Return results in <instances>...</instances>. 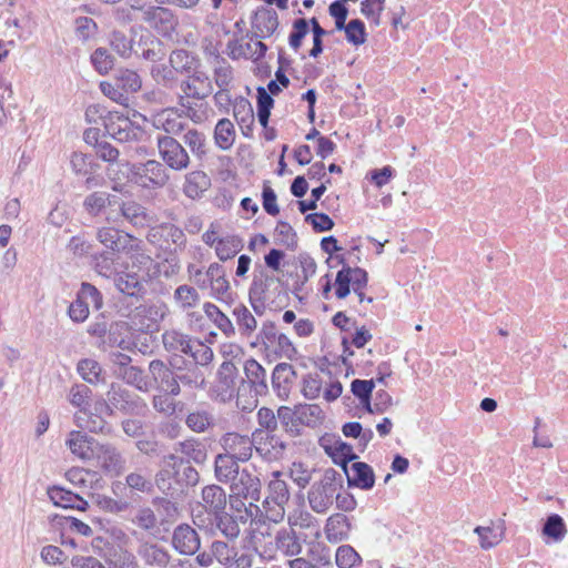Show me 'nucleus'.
<instances>
[{
  "label": "nucleus",
  "mask_w": 568,
  "mask_h": 568,
  "mask_svg": "<svg viewBox=\"0 0 568 568\" xmlns=\"http://www.w3.org/2000/svg\"><path fill=\"white\" fill-rule=\"evenodd\" d=\"M202 500L209 513H221L226 506L225 490L219 485H207L202 489Z\"/></svg>",
  "instance_id": "nucleus-37"
},
{
  "label": "nucleus",
  "mask_w": 568,
  "mask_h": 568,
  "mask_svg": "<svg viewBox=\"0 0 568 568\" xmlns=\"http://www.w3.org/2000/svg\"><path fill=\"white\" fill-rule=\"evenodd\" d=\"M94 456L100 462L103 470L108 474L119 476L125 470L126 460L121 452L112 444L97 445Z\"/></svg>",
  "instance_id": "nucleus-17"
},
{
  "label": "nucleus",
  "mask_w": 568,
  "mask_h": 568,
  "mask_svg": "<svg viewBox=\"0 0 568 568\" xmlns=\"http://www.w3.org/2000/svg\"><path fill=\"white\" fill-rule=\"evenodd\" d=\"M351 529V521L344 514H333L326 520L325 534L329 541H341L347 539Z\"/></svg>",
  "instance_id": "nucleus-32"
},
{
  "label": "nucleus",
  "mask_w": 568,
  "mask_h": 568,
  "mask_svg": "<svg viewBox=\"0 0 568 568\" xmlns=\"http://www.w3.org/2000/svg\"><path fill=\"white\" fill-rule=\"evenodd\" d=\"M278 27V17L273 9H261L255 12L252 20L254 37L266 38L274 33Z\"/></svg>",
  "instance_id": "nucleus-29"
},
{
  "label": "nucleus",
  "mask_w": 568,
  "mask_h": 568,
  "mask_svg": "<svg viewBox=\"0 0 568 568\" xmlns=\"http://www.w3.org/2000/svg\"><path fill=\"white\" fill-rule=\"evenodd\" d=\"M219 531L229 540H235L240 535V525L234 516L222 510L214 515Z\"/></svg>",
  "instance_id": "nucleus-48"
},
{
  "label": "nucleus",
  "mask_w": 568,
  "mask_h": 568,
  "mask_svg": "<svg viewBox=\"0 0 568 568\" xmlns=\"http://www.w3.org/2000/svg\"><path fill=\"white\" fill-rule=\"evenodd\" d=\"M169 63L176 74L187 75L201 68V59L192 51L185 49H175L169 55Z\"/></svg>",
  "instance_id": "nucleus-28"
},
{
  "label": "nucleus",
  "mask_w": 568,
  "mask_h": 568,
  "mask_svg": "<svg viewBox=\"0 0 568 568\" xmlns=\"http://www.w3.org/2000/svg\"><path fill=\"white\" fill-rule=\"evenodd\" d=\"M199 481L200 474L196 468L176 454L163 457L162 466L154 477L158 489L172 499L185 497L190 488L195 487Z\"/></svg>",
  "instance_id": "nucleus-1"
},
{
  "label": "nucleus",
  "mask_w": 568,
  "mask_h": 568,
  "mask_svg": "<svg viewBox=\"0 0 568 568\" xmlns=\"http://www.w3.org/2000/svg\"><path fill=\"white\" fill-rule=\"evenodd\" d=\"M266 51L267 45L262 41L246 42L239 44V47L232 51V55L233 58L244 57L256 61L262 59Z\"/></svg>",
  "instance_id": "nucleus-63"
},
{
  "label": "nucleus",
  "mask_w": 568,
  "mask_h": 568,
  "mask_svg": "<svg viewBox=\"0 0 568 568\" xmlns=\"http://www.w3.org/2000/svg\"><path fill=\"white\" fill-rule=\"evenodd\" d=\"M114 81L125 93H134L138 92L142 87V80L140 75L129 69H120L118 70Z\"/></svg>",
  "instance_id": "nucleus-60"
},
{
  "label": "nucleus",
  "mask_w": 568,
  "mask_h": 568,
  "mask_svg": "<svg viewBox=\"0 0 568 568\" xmlns=\"http://www.w3.org/2000/svg\"><path fill=\"white\" fill-rule=\"evenodd\" d=\"M275 283V278L272 275H268L265 270L261 268L258 272L254 273V277L250 287L248 296L250 297H264V300L268 301V288L272 284Z\"/></svg>",
  "instance_id": "nucleus-56"
},
{
  "label": "nucleus",
  "mask_w": 568,
  "mask_h": 568,
  "mask_svg": "<svg viewBox=\"0 0 568 568\" xmlns=\"http://www.w3.org/2000/svg\"><path fill=\"white\" fill-rule=\"evenodd\" d=\"M190 349L191 351L186 352V355L192 358L189 363H194L197 365V368L207 367L214 358L212 348L199 339H193L190 345Z\"/></svg>",
  "instance_id": "nucleus-50"
},
{
  "label": "nucleus",
  "mask_w": 568,
  "mask_h": 568,
  "mask_svg": "<svg viewBox=\"0 0 568 568\" xmlns=\"http://www.w3.org/2000/svg\"><path fill=\"white\" fill-rule=\"evenodd\" d=\"M243 247L242 240L237 236L220 239L215 245V253L221 261L234 257Z\"/></svg>",
  "instance_id": "nucleus-58"
},
{
  "label": "nucleus",
  "mask_w": 568,
  "mask_h": 568,
  "mask_svg": "<svg viewBox=\"0 0 568 568\" xmlns=\"http://www.w3.org/2000/svg\"><path fill=\"white\" fill-rule=\"evenodd\" d=\"M296 377L294 367L288 363H280L274 367L271 383L281 399L288 398Z\"/></svg>",
  "instance_id": "nucleus-21"
},
{
  "label": "nucleus",
  "mask_w": 568,
  "mask_h": 568,
  "mask_svg": "<svg viewBox=\"0 0 568 568\" xmlns=\"http://www.w3.org/2000/svg\"><path fill=\"white\" fill-rule=\"evenodd\" d=\"M219 445L224 454L242 463H246L252 458L254 445L247 435L227 432L220 437Z\"/></svg>",
  "instance_id": "nucleus-11"
},
{
  "label": "nucleus",
  "mask_w": 568,
  "mask_h": 568,
  "mask_svg": "<svg viewBox=\"0 0 568 568\" xmlns=\"http://www.w3.org/2000/svg\"><path fill=\"white\" fill-rule=\"evenodd\" d=\"M152 79L165 89H173L178 84V74L171 63H155L150 69Z\"/></svg>",
  "instance_id": "nucleus-46"
},
{
  "label": "nucleus",
  "mask_w": 568,
  "mask_h": 568,
  "mask_svg": "<svg viewBox=\"0 0 568 568\" xmlns=\"http://www.w3.org/2000/svg\"><path fill=\"white\" fill-rule=\"evenodd\" d=\"M110 44L112 49L122 58H130L132 53H139L133 38L126 37L121 31L111 33Z\"/></svg>",
  "instance_id": "nucleus-55"
},
{
  "label": "nucleus",
  "mask_w": 568,
  "mask_h": 568,
  "mask_svg": "<svg viewBox=\"0 0 568 568\" xmlns=\"http://www.w3.org/2000/svg\"><path fill=\"white\" fill-rule=\"evenodd\" d=\"M114 373L119 378L135 387L138 390H149V384L145 379L143 371L140 367L130 365L123 371H114Z\"/></svg>",
  "instance_id": "nucleus-54"
},
{
  "label": "nucleus",
  "mask_w": 568,
  "mask_h": 568,
  "mask_svg": "<svg viewBox=\"0 0 568 568\" xmlns=\"http://www.w3.org/2000/svg\"><path fill=\"white\" fill-rule=\"evenodd\" d=\"M149 372L163 392H168L172 396L181 394L182 389L175 377V369L170 365V362L165 364L161 359H153L149 363Z\"/></svg>",
  "instance_id": "nucleus-15"
},
{
  "label": "nucleus",
  "mask_w": 568,
  "mask_h": 568,
  "mask_svg": "<svg viewBox=\"0 0 568 568\" xmlns=\"http://www.w3.org/2000/svg\"><path fill=\"white\" fill-rule=\"evenodd\" d=\"M349 487H357L364 490L373 488L375 475L373 468L363 462H355L343 469Z\"/></svg>",
  "instance_id": "nucleus-22"
},
{
  "label": "nucleus",
  "mask_w": 568,
  "mask_h": 568,
  "mask_svg": "<svg viewBox=\"0 0 568 568\" xmlns=\"http://www.w3.org/2000/svg\"><path fill=\"white\" fill-rule=\"evenodd\" d=\"M278 476V473H276ZM290 490L286 481L275 477L268 484V495L264 499V504H275L278 506H286L290 500Z\"/></svg>",
  "instance_id": "nucleus-45"
},
{
  "label": "nucleus",
  "mask_w": 568,
  "mask_h": 568,
  "mask_svg": "<svg viewBox=\"0 0 568 568\" xmlns=\"http://www.w3.org/2000/svg\"><path fill=\"white\" fill-rule=\"evenodd\" d=\"M156 148L162 163L173 171H184L191 164L186 148L178 139L170 135H158Z\"/></svg>",
  "instance_id": "nucleus-7"
},
{
  "label": "nucleus",
  "mask_w": 568,
  "mask_h": 568,
  "mask_svg": "<svg viewBox=\"0 0 568 568\" xmlns=\"http://www.w3.org/2000/svg\"><path fill=\"white\" fill-rule=\"evenodd\" d=\"M128 247L131 248H126L123 253L129 255L133 266H138L140 271H146L149 273L151 267L154 265V261L146 253L142 241L133 237V242H131Z\"/></svg>",
  "instance_id": "nucleus-41"
},
{
  "label": "nucleus",
  "mask_w": 568,
  "mask_h": 568,
  "mask_svg": "<svg viewBox=\"0 0 568 568\" xmlns=\"http://www.w3.org/2000/svg\"><path fill=\"white\" fill-rule=\"evenodd\" d=\"M121 165L130 166L131 181L143 189H161L170 181L168 168L156 160H148L144 163L132 165L124 162Z\"/></svg>",
  "instance_id": "nucleus-6"
},
{
  "label": "nucleus",
  "mask_w": 568,
  "mask_h": 568,
  "mask_svg": "<svg viewBox=\"0 0 568 568\" xmlns=\"http://www.w3.org/2000/svg\"><path fill=\"white\" fill-rule=\"evenodd\" d=\"M104 129L112 139L121 143L138 141L142 134L140 128L134 126L129 118L112 112L104 119Z\"/></svg>",
  "instance_id": "nucleus-12"
},
{
  "label": "nucleus",
  "mask_w": 568,
  "mask_h": 568,
  "mask_svg": "<svg viewBox=\"0 0 568 568\" xmlns=\"http://www.w3.org/2000/svg\"><path fill=\"white\" fill-rule=\"evenodd\" d=\"M77 369H78L79 374L81 375V377L85 382H88L92 385H97L99 383L105 382V378L102 376V367L94 359H91V358L81 359L78 363Z\"/></svg>",
  "instance_id": "nucleus-51"
},
{
  "label": "nucleus",
  "mask_w": 568,
  "mask_h": 568,
  "mask_svg": "<svg viewBox=\"0 0 568 568\" xmlns=\"http://www.w3.org/2000/svg\"><path fill=\"white\" fill-rule=\"evenodd\" d=\"M120 213L134 227H148L153 222V216L148 209L135 201L122 202Z\"/></svg>",
  "instance_id": "nucleus-27"
},
{
  "label": "nucleus",
  "mask_w": 568,
  "mask_h": 568,
  "mask_svg": "<svg viewBox=\"0 0 568 568\" xmlns=\"http://www.w3.org/2000/svg\"><path fill=\"white\" fill-rule=\"evenodd\" d=\"M67 445L71 453L81 459H90L95 454V447L99 445L95 439L83 432L72 430L67 439Z\"/></svg>",
  "instance_id": "nucleus-26"
},
{
  "label": "nucleus",
  "mask_w": 568,
  "mask_h": 568,
  "mask_svg": "<svg viewBox=\"0 0 568 568\" xmlns=\"http://www.w3.org/2000/svg\"><path fill=\"white\" fill-rule=\"evenodd\" d=\"M175 452L180 453L184 460L195 463L196 465H204L209 458V453L205 444L196 437H187L175 444Z\"/></svg>",
  "instance_id": "nucleus-23"
},
{
  "label": "nucleus",
  "mask_w": 568,
  "mask_h": 568,
  "mask_svg": "<svg viewBox=\"0 0 568 568\" xmlns=\"http://www.w3.org/2000/svg\"><path fill=\"white\" fill-rule=\"evenodd\" d=\"M255 538V532H250L240 548L231 546L226 541L214 540L211 544L212 556L223 568H252L255 552H257Z\"/></svg>",
  "instance_id": "nucleus-4"
},
{
  "label": "nucleus",
  "mask_w": 568,
  "mask_h": 568,
  "mask_svg": "<svg viewBox=\"0 0 568 568\" xmlns=\"http://www.w3.org/2000/svg\"><path fill=\"white\" fill-rule=\"evenodd\" d=\"M367 272L361 267L344 266L336 274L335 295L337 298H345L351 292V285L354 292L362 291L367 286Z\"/></svg>",
  "instance_id": "nucleus-10"
},
{
  "label": "nucleus",
  "mask_w": 568,
  "mask_h": 568,
  "mask_svg": "<svg viewBox=\"0 0 568 568\" xmlns=\"http://www.w3.org/2000/svg\"><path fill=\"white\" fill-rule=\"evenodd\" d=\"M145 409L146 403L143 398L118 383H111L106 397H100L94 403V410L106 416L116 413L141 415Z\"/></svg>",
  "instance_id": "nucleus-3"
},
{
  "label": "nucleus",
  "mask_w": 568,
  "mask_h": 568,
  "mask_svg": "<svg viewBox=\"0 0 568 568\" xmlns=\"http://www.w3.org/2000/svg\"><path fill=\"white\" fill-rule=\"evenodd\" d=\"M174 303L183 311L193 308L200 301L197 291L187 284L180 285L173 294Z\"/></svg>",
  "instance_id": "nucleus-53"
},
{
  "label": "nucleus",
  "mask_w": 568,
  "mask_h": 568,
  "mask_svg": "<svg viewBox=\"0 0 568 568\" xmlns=\"http://www.w3.org/2000/svg\"><path fill=\"white\" fill-rule=\"evenodd\" d=\"M152 124L155 129L162 130L165 134L175 138L183 133L189 123L185 120L183 112L178 109H165L155 114L152 119Z\"/></svg>",
  "instance_id": "nucleus-14"
},
{
  "label": "nucleus",
  "mask_w": 568,
  "mask_h": 568,
  "mask_svg": "<svg viewBox=\"0 0 568 568\" xmlns=\"http://www.w3.org/2000/svg\"><path fill=\"white\" fill-rule=\"evenodd\" d=\"M180 89L182 94L179 95V104L186 110L193 109L189 99L204 100L213 91L211 79L201 68L187 74L181 81Z\"/></svg>",
  "instance_id": "nucleus-8"
},
{
  "label": "nucleus",
  "mask_w": 568,
  "mask_h": 568,
  "mask_svg": "<svg viewBox=\"0 0 568 568\" xmlns=\"http://www.w3.org/2000/svg\"><path fill=\"white\" fill-rule=\"evenodd\" d=\"M139 555L149 566L166 568L171 562L170 552L158 544L145 542L140 546Z\"/></svg>",
  "instance_id": "nucleus-33"
},
{
  "label": "nucleus",
  "mask_w": 568,
  "mask_h": 568,
  "mask_svg": "<svg viewBox=\"0 0 568 568\" xmlns=\"http://www.w3.org/2000/svg\"><path fill=\"white\" fill-rule=\"evenodd\" d=\"M170 365L175 369V377L179 385L187 386L191 388H204L205 376L201 368L194 363H189L181 355L170 357Z\"/></svg>",
  "instance_id": "nucleus-13"
},
{
  "label": "nucleus",
  "mask_w": 568,
  "mask_h": 568,
  "mask_svg": "<svg viewBox=\"0 0 568 568\" xmlns=\"http://www.w3.org/2000/svg\"><path fill=\"white\" fill-rule=\"evenodd\" d=\"M182 144L190 150V153L197 160H203L207 154L206 135L194 128H187L182 135Z\"/></svg>",
  "instance_id": "nucleus-34"
},
{
  "label": "nucleus",
  "mask_w": 568,
  "mask_h": 568,
  "mask_svg": "<svg viewBox=\"0 0 568 568\" xmlns=\"http://www.w3.org/2000/svg\"><path fill=\"white\" fill-rule=\"evenodd\" d=\"M324 419L323 409L316 404H305L297 406L298 425L315 428L322 424Z\"/></svg>",
  "instance_id": "nucleus-47"
},
{
  "label": "nucleus",
  "mask_w": 568,
  "mask_h": 568,
  "mask_svg": "<svg viewBox=\"0 0 568 568\" xmlns=\"http://www.w3.org/2000/svg\"><path fill=\"white\" fill-rule=\"evenodd\" d=\"M116 288L131 297L142 298L145 294L143 283L135 273H121L114 278Z\"/></svg>",
  "instance_id": "nucleus-38"
},
{
  "label": "nucleus",
  "mask_w": 568,
  "mask_h": 568,
  "mask_svg": "<svg viewBox=\"0 0 568 568\" xmlns=\"http://www.w3.org/2000/svg\"><path fill=\"white\" fill-rule=\"evenodd\" d=\"M211 186V179L209 175L200 170L189 172L185 175L183 184V193L189 199H200L203 193Z\"/></svg>",
  "instance_id": "nucleus-31"
},
{
  "label": "nucleus",
  "mask_w": 568,
  "mask_h": 568,
  "mask_svg": "<svg viewBox=\"0 0 568 568\" xmlns=\"http://www.w3.org/2000/svg\"><path fill=\"white\" fill-rule=\"evenodd\" d=\"M288 523L291 528H283L276 532L275 549L281 551L286 557H294L301 554L303 547L295 530L292 528V526L297 524L296 520H293L290 517Z\"/></svg>",
  "instance_id": "nucleus-25"
},
{
  "label": "nucleus",
  "mask_w": 568,
  "mask_h": 568,
  "mask_svg": "<svg viewBox=\"0 0 568 568\" xmlns=\"http://www.w3.org/2000/svg\"><path fill=\"white\" fill-rule=\"evenodd\" d=\"M325 450L343 469L348 466L349 462L357 458L353 447L341 439L334 440L332 445L325 447Z\"/></svg>",
  "instance_id": "nucleus-42"
},
{
  "label": "nucleus",
  "mask_w": 568,
  "mask_h": 568,
  "mask_svg": "<svg viewBox=\"0 0 568 568\" xmlns=\"http://www.w3.org/2000/svg\"><path fill=\"white\" fill-rule=\"evenodd\" d=\"M231 490L236 496L256 504L261 499L262 484L257 476L244 468L231 484Z\"/></svg>",
  "instance_id": "nucleus-19"
},
{
  "label": "nucleus",
  "mask_w": 568,
  "mask_h": 568,
  "mask_svg": "<svg viewBox=\"0 0 568 568\" xmlns=\"http://www.w3.org/2000/svg\"><path fill=\"white\" fill-rule=\"evenodd\" d=\"M542 534L551 538L554 541L562 540L567 534L564 519L557 514L548 516L542 526Z\"/></svg>",
  "instance_id": "nucleus-62"
},
{
  "label": "nucleus",
  "mask_w": 568,
  "mask_h": 568,
  "mask_svg": "<svg viewBox=\"0 0 568 568\" xmlns=\"http://www.w3.org/2000/svg\"><path fill=\"white\" fill-rule=\"evenodd\" d=\"M185 426L195 434H204L214 429L216 418L209 406H197L190 409L184 418Z\"/></svg>",
  "instance_id": "nucleus-20"
},
{
  "label": "nucleus",
  "mask_w": 568,
  "mask_h": 568,
  "mask_svg": "<svg viewBox=\"0 0 568 568\" xmlns=\"http://www.w3.org/2000/svg\"><path fill=\"white\" fill-rule=\"evenodd\" d=\"M343 487V475L334 468L324 470L322 477L315 480L308 493L307 500L313 511L325 514L332 507L336 491Z\"/></svg>",
  "instance_id": "nucleus-5"
},
{
  "label": "nucleus",
  "mask_w": 568,
  "mask_h": 568,
  "mask_svg": "<svg viewBox=\"0 0 568 568\" xmlns=\"http://www.w3.org/2000/svg\"><path fill=\"white\" fill-rule=\"evenodd\" d=\"M240 460L227 454L219 453L214 457V476L219 483L232 484L241 474Z\"/></svg>",
  "instance_id": "nucleus-24"
},
{
  "label": "nucleus",
  "mask_w": 568,
  "mask_h": 568,
  "mask_svg": "<svg viewBox=\"0 0 568 568\" xmlns=\"http://www.w3.org/2000/svg\"><path fill=\"white\" fill-rule=\"evenodd\" d=\"M95 237L108 252L120 254L129 248L134 236L112 226H101L97 229Z\"/></svg>",
  "instance_id": "nucleus-18"
},
{
  "label": "nucleus",
  "mask_w": 568,
  "mask_h": 568,
  "mask_svg": "<svg viewBox=\"0 0 568 568\" xmlns=\"http://www.w3.org/2000/svg\"><path fill=\"white\" fill-rule=\"evenodd\" d=\"M174 397L168 392L153 395L151 399L152 408L159 414L171 417L176 413L178 405L180 404Z\"/></svg>",
  "instance_id": "nucleus-61"
},
{
  "label": "nucleus",
  "mask_w": 568,
  "mask_h": 568,
  "mask_svg": "<svg viewBox=\"0 0 568 568\" xmlns=\"http://www.w3.org/2000/svg\"><path fill=\"white\" fill-rule=\"evenodd\" d=\"M172 546L181 555H195L201 547L197 531L187 524L176 526L172 535Z\"/></svg>",
  "instance_id": "nucleus-16"
},
{
  "label": "nucleus",
  "mask_w": 568,
  "mask_h": 568,
  "mask_svg": "<svg viewBox=\"0 0 568 568\" xmlns=\"http://www.w3.org/2000/svg\"><path fill=\"white\" fill-rule=\"evenodd\" d=\"M116 253L102 251L92 255L93 270L101 276L110 277L114 272Z\"/></svg>",
  "instance_id": "nucleus-59"
},
{
  "label": "nucleus",
  "mask_w": 568,
  "mask_h": 568,
  "mask_svg": "<svg viewBox=\"0 0 568 568\" xmlns=\"http://www.w3.org/2000/svg\"><path fill=\"white\" fill-rule=\"evenodd\" d=\"M193 339L190 335L176 329L165 331L162 334L163 346L172 356L179 355V353L186 354L187 351H191L190 345Z\"/></svg>",
  "instance_id": "nucleus-36"
},
{
  "label": "nucleus",
  "mask_w": 568,
  "mask_h": 568,
  "mask_svg": "<svg viewBox=\"0 0 568 568\" xmlns=\"http://www.w3.org/2000/svg\"><path fill=\"white\" fill-rule=\"evenodd\" d=\"M232 313L241 334L244 336H251L256 329L257 322L250 310L243 304H239L233 308Z\"/></svg>",
  "instance_id": "nucleus-52"
},
{
  "label": "nucleus",
  "mask_w": 568,
  "mask_h": 568,
  "mask_svg": "<svg viewBox=\"0 0 568 568\" xmlns=\"http://www.w3.org/2000/svg\"><path fill=\"white\" fill-rule=\"evenodd\" d=\"M125 484L129 488L142 494H152L155 485L146 469H135L129 473Z\"/></svg>",
  "instance_id": "nucleus-43"
},
{
  "label": "nucleus",
  "mask_w": 568,
  "mask_h": 568,
  "mask_svg": "<svg viewBox=\"0 0 568 568\" xmlns=\"http://www.w3.org/2000/svg\"><path fill=\"white\" fill-rule=\"evenodd\" d=\"M335 561L338 568H354L362 564V557L349 545H342L335 554Z\"/></svg>",
  "instance_id": "nucleus-64"
},
{
  "label": "nucleus",
  "mask_w": 568,
  "mask_h": 568,
  "mask_svg": "<svg viewBox=\"0 0 568 568\" xmlns=\"http://www.w3.org/2000/svg\"><path fill=\"white\" fill-rule=\"evenodd\" d=\"M216 145L222 150H229L235 141V129L231 120L221 119L214 130Z\"/></svg>",
  "instance_id": "nucleus-49"
},
{
  "label": "nucleus",
  "mask_w": 568,
  "mask_h": 568,
  "mask_svg": "<svg viewBox=\"0 0 568 568\" xmlns=\"http://www.w3.org/2000/svg\"><path fill=\"white\" fill-rule=\"evenodd\" d=\"M239 369L231 361H224L217 371V385L224 393L237 390Z\"/></svg>",
  "instance_id": "nucleus-39"
},
{
  "label": "nucleus",
  "mask_w": 568,
  "mask_h": 568,
  "mask_svg": "<svg viewBox=\"0 0 568 568\" xmlns=\"http://www.w3.org/2000/svg\"><path fill=\"white\" fill-rule=\"evenodd\" d=\"M146 240L151 244L159 245L165 250L170 248L171 245L184 248L186 244L184 232L175 224L166 222L150 227Z\"/></svg>",
  "instance_id": "nucleus-9"
},
{
  "label": "nucleus",
  "mask_w": 568,
  "mask_h": 568,
  "mask_svg": "<svg viewBox=\"0 0 568 568\" xmlns=\"http://www.w3.org/2000/svg\"><path fill=\"white\" fill-rule=\"evenodd\" d=\"M204 312L206 316L214 322V324L226 335L232 336L235 334V328L231 322V320L220 311V308L212 304H204Z\"/></svg>",
  "instance_id": "nucleus-57"
},
{
  "label": "nucleus",
  "mask_w": 568,
  "mask_h": 568,
  "mask_svg": "<svg viewBox=\"0 0 568 568\" xmlns=\"http://www.w3.org/2000/svg\"><path fill=\"white\" fill-rule=\"evenodd\" d=\"M136 49H139V53H135L136 55L154 63L162 61L165 55L163 43L152 34L141 36L140 41L136 43Z\"/></svg>",
  "instance_id": "nucleus-35"
},
{
  "label": "nucleus",
  "mask_w": 568,
  "mask_h": 568,
  "mask_svg": "<svg viewBox=\"0 0 568 568\" xmlns=\"http://www.w3.org/2000/svg\"><path fill=\"white\" fill-rule=\"evenodd\" d=\"M48 495L55 506L64 509L85 510L88 501L84 500L79 494L62 487L54 486L49 488Z\"/></svg>",
  "instance_id": "nucleus-30"
},
{
  "label": "nucleus",
  "mask_w": 568,
  "mask_h": 568,
  "mask_svg": "<svg viewBox=\"0 0 568 568\" xmlns=\"http://www.w3.org/2000/svg\"><path fill=\"white\" fill-rule=\"evenodd\" d=\"M115 197V195L103 191H94L84 197L83 209L89 215L99 216L106 206L114 202Z\"/></svg>",
  "instance_id": "nucleus-40"
},
{
  "label": "nucleus",
  "mask_w": 568,
  "mask_h": 568,
  "mask_svg": "<svg viewBox=\"0 0 568 568\" xmlns=\"http://www.w3.org/2000/svg\"><path fill=\"white\" fill-rule=\"evenodd\" d=\"M143 19L154 28H160V24L163 30L173 27V13L168 8L149 7L143 11Z\"/></svg>",
  "instance_id": "nucleus-44"
},
{
  "label": "nucleus",
  "mask_w": 568,
  "mask_h": 568,
  "mask_svg": "<svg viewBox=\"0 0 568 568\" xmlns=\"http://www.w3.org/2000/svg\"><path fill=\"white\" fill-rule=\"evenodd\" d=\"M244 375L237 386L236 405L242 410L251 412L257 406V397L268 393L267 373L254 358L244 362Z\"/></svg>",
  "instance_id": "nucleus-2"
}]
</instances>
